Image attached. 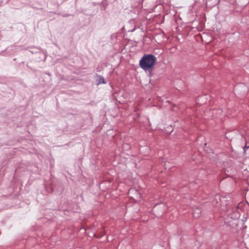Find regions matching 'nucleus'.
Returning a JSON list of instances; mask_svg holds the SVG:
<instances>
[{
    "label": "nucleus",
    "mask_w": 249,
    "mask_h": 249,
    "mask_svg": "<svg viewBox=\"0 0 249 249\" xmlns=\"http://www.w3.org/2000/svg\"><path fill=\"white\" fill-rule=\"evenodd\" d=\"M156 60L152 54H144L140 61V66L145 71L151 69L154 66Z\"/></svg>",
    "instance_id": "nucleus-1"
},
{
    "label": "nucleus",
    "mask_w": 249,
    "mask_h": 249,
    "mask_svg": "<svg viewBox=\"0 0 249 249\" xmlns=\"http://www.w3.org/2000/svg\"><path fill=\"white\" fill-rule=\"evenodd\" d=\"M197 211H198V213H196V215L195 213H194V216L196 217H198L199 216V213H200V210H197Z\"/></svg>",
    "instance_id": "nucleus-2"
},
{
    "label": "nucleus",
    "mask_w": 249,
    "mask_h": 249,
    "mask_svg": "<svg viewBox=\"0 0 249 249\" xmlns=\"http://www.w3.org/2000/svg\"><path fill=\"white\" fill-rule=\"evenodd\" d=\"M100 82L102 83H105V81H104V78H101L100 79Z\"/></svg>",
    "instance_id": "nucleus-3"
}]
</instances>
